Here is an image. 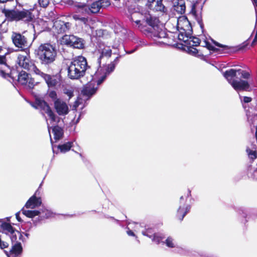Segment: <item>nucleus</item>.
I'll list each match as a JSON object with an SVG mask.
<instances>
[{"instance_id": "obj_1", "label": "nucleus", "mask_w": 257, "mask_h": 257, "mask_svg": "<svg viewBox=\"0 0 257 257\" xmlns=\"http://www.w3.org/2000/svg\"><path fill=\"white\" fill-rule=\"evenodd\" d=\"M250 74L241 69H230L225 71L223 73V76L227 79L229 84L236 91H249L250 85L248 82L245 80L237 81L234 79L236 78L248 79L250 77Z\"/></svg>"}, {"instance_id": "obj_2", "label": "nucleus", "mask_w": 257, "mask_h": 257, "mask_svg": "<svg viewBox=\"0 0 257 257\" xmlns=\"http://www.w3.org/2000/svg\"><path fill=\"white\" fill-rule=\"evenodd\" d=\"M35 53L40 63L44 66L53 64L57 56L55 47L49 43L40 44L35 50Z\"/></svg>"}, {"instance_id": "obj_3", "label": "nucleus", "mask_w": 257, "mask_h": 257, "mask_svg": "<svg viewBox=\"0 0 257 257\" xmlns=\"http://www.w3.org/2000/svg\"><path fill=\"white\" fill-rule=\"evenodd\" d=\"M89 67L86 58L81 55L76 56L72 61L67 68L68 77L72 80L78 79L85 75Z\"/></svg>"}, {"instance_id": "obj_4", "label": "nucleus", "mask_w": 257, "mask_h": 257, "mask_svg": "<svg viewBox=\"0 0 257 257\" xmlns=\"http://www.w3.org/2000/svg\"><path fill=\"white\" fill-rule=\"evenodd\" d=\"M32 10L23 9L20 11L18 9H8L4 8L2 13L5 17V20L9 22L24 21L29 23L33 21L34 16L32 13Z\"/></svg>"}, {"instance_id": "obj_5", "label": "nucleus", "mask_w": 257, "mask_h": 257, "mask_svg": "<svg viewBox=\"0 0 257 257\" xmlns=\"http://www.w3.org/2000/svg\"><path fill=\"white\" fill-rule=\"evenodd\" d=\"M150 33L151 37L155 41L168 45H173V42H175L174 40L176 39L175 36L172 34L169 36L167 32L160 27L155 30H152Z\"/></svg>"}, {"instance_id": "obj_6", "label": "nucleus", "mask_w": 257, "mask_h": 257, "mask_svg": "<svg viewBox=\"0 0 257 257\" xmlns=\"http://www.w3.org/2000/svg\"><path fill=\"white\" fill-rule=\"evenodd\" d=\"M34 72L36 74L43 78L48 87L54 88L57 85L60 84L61 81V76L60 74L50 75L41 71L37 67H34Z\"/></svg>"}, {"instance_id": "obj_7", "label": "nucleus", "mask_w": 257, "mask_h": 257, "mask_svg": "<svg viewBox=\"0 0 257 257\" xmlns=\"http://www.w3.org/2000/svg\"><path fill=\"white\" fill-rule=\"evenodd\" d=\"M62 42L65 45L73 48L83 49L85 48V41L73 35L63 36Z\"/></svg>"}, {"instance_id": "obj_8", "label": "nucleus", "mask_w": 257, "mask_h": 257, "mask_svg": "<svg viewBox=\"0 0 257 257\" xmlns=\"http://www.w3.org/2000/svg\"><path fill=\"white\" fill-rule=\"evenodd\" d=\"M11 39L14 46L21 50L24 51L29 47L27 38L20 33L13 32Z\"/></svg>"}, {"instance_id": "obj_9", "label": "nucleus", "mask_w": 257, "mask_h": 257, "mask_svg": "<svg viewBox=\"0 0 257 257\" xmlns=\"http://www.w3.org/2000/svg\"><path fill=\"white\" fill-rule=\"evenodd\" d=\"M35 107L39 108L47 114L52 121H56V115L53 112L49 104L44 100L40 98H36L35 101Z\"/></svg>"}, {"instance_id": "obj_10", "label": "nucleus", "mask_w": 257, "mask_h": 257, "mask_svg": "<svg viewBox=\"0 0 257 257\" xmlns=\"http://www.w3.org/2000/svg\"><path fill=\"white\" fill-rule=\"evenodd\" d=\"M70 26V23L57 19L54 22L53 29L54 32L58 34H63L69 30Z\"/></svg>"}, {"instance_id": "obj_11", "label": "nucleus", "mask_w": 257, "mask_h": 257, "mask_svg": "<svg viewBox=\"0 0 257 257\" xmlns=\"http://www.w3.org/2000/svg\"><path fill=\"white\" fill-rule=\"evenodd\" d=\"M163 0H147L146 6L153 11L166 13L167 9L163 4Z\"/></svg>"}, {"instance_id": "obj_12", "label": "nucleus", "mask_w": 257, "mask_h": 257, "mask_svg": "<svg viewBox=\"0 0 257 257\" xmlns=\"http://www.w3.org/2000/svg\"><path fill=\"white\" fill-rule=\"evenodd\" d=\"M79 4L78 7L84 9L85 12L88 15L98 13L100 9L102 8L101 3L98 2V1L93 2L90 6H87L85 4H81L80 3Z\"/></svg>"}, {"instance_id": "obj_13", "label": "nucleus", "mask_w": 257, "mask_h": 257, "mask_svg": "<svg viewBox=\"0 0 257 257\" xmlns=\"http://www.w3.org/2000/svg\"><path fill=\"white\" fill-rule=\"evenodd\" d=\"M17 61L20 67L28 70H30L32 68L34 71V67H36L31 60L25 55H19Z\"/></svg>"}, {"instance_id": "obj_14", "label": "nucleus", "mask_w": 257, "mask_h": 257, "mask_svg": "<svg viewBox=\"0 0 257 257\" xmlns=\"http://www.w3.org/2000/svg\"><path fill=\"white\" fill-rule=\"evenodd\" d=\"M0 72L4 77H9L11 78L13 81H17L20 72H19L16 69L13 68H11L9 65L6 67V68L1 70Z\"/></svg>"}, {"instance_id": "obj_15", "label": "nucleus", "mask_w": 257, "mask_h": 257, "mask_svg": "<svg viewBox=\"0 0 257 257\" xmlns=\"http://www.w3.org/2000/svg\"><path fill=\"white\" fill-rule=\"evenodd\" d=\"M98 51L100 53V55L98 57L96 61L97 68H98V69L99 68H101V59L104 57L110 58L112 54V50L109 48V47L103 46V47L102 48L101 46H99Z\"/></svg>"}, {"instance_id": "obj_16", "label": "nucleus", "mask_w": 257, "mask_h": 257, "mask_svg": "<svg viewBox=\"0 0 257 257\" xmlns=\"http://www.w3.org/2000/svg\"><path fill=\"white\" fill-rule=\"evenodd\" d=\"M54 104L55 109L59 115H66L69 112L68 107L64 101L56 99L54 101Z\"/></svg>"}, {"instance_id": "obj_17", "label": "nucleus", "mask_w": 257, "mask_h": 257, "mask_svg": "<svg viewBox=\"0 0 257 257\" xmlns=\"http://www.w3.org/2000/svg\"><path fill=\"white\" fill-rule=\"evenodd\" d=\"M119 57H117L113 61L111 62L110 64L107 65H105L103 67H101V68L97 69V72H96L95 76L97 77L100 71L104 72L107 75H109L112 72H113L115 69V65L118 61Z\"/></svg>"}, {"instance_id": "obj_18", "label": "nucleus", "mask_w": 257, "mask_h": 257, "mask_svg": "<svg viewBox=\"0 0 257 257\" xmlns=\"http://www.w3.org/2000/svg\"><path fill=\"white\" fill-rule=\"evenodd\" d=\"M37 191L27 201L25 207L27 208L34 209L37 207L40 206L42 204L41 197H36Z\"/></svg>"}, {"instance_id": "obj_19", "label": "nucleus", "mask_w": 257, "mask_h": 257, "mask_svg": "<svg viewBox=\"0 0 257 257\" xmlns=\"http://www.w3.org/2000/svg\"><path fill=\"white\" fill-rule=\"evenodd\" d=\"M173 9L178 14L183 15L186 12V3L185 0H174Z\"/></svg>"}, {"instance_id": "obj_20", "label": "nucleus", "mask_w": 257, "mask_h": 257, "mask_svg": "<svg viewBox=\"0 0 257 257\" xmlns=\"http://www.w3.org/2000/svg\"><path fill=\"white\" fill-rule=\"evenodd\" d=\"M213 43L215 46L219 47L218 48L219 51H214V52L218 54H228L235 51V48L233 47L222 45L214 40H213Z\"/></svg>"}, {"instance_id": "obj_21", "label": "nucleus", "mask_w": 257, "mask_h": 257, "mask_svg": "<svg viewBox=\"0 0 257 257\" xmlns=\"http://www.w3.org/2000/svg\"><path fill=\"white\" fill-rule=\"evenodd\" d=\"M213 43L215 46L219 47L218 48L219 51H214V52L218 54H228L235 51V48L233 47L222 45L214 40H213Z\"/></svg>"}, {"instance_id": "obj_22", "label": "nucleus", "mask_w": 257, "mask_h": 257, "mask_svg": "<svg viewBox=\"0 0 257 257\" xmlns=\"http://www.w3.org/2000/svg\"><path fill=\"white\" fill-rule=\"evenodd\" d=\"M97 91V88L92 86L91 84H87L81 90V94L83 96L87 97V99L90 98L94 95Z\"/></svg>"}, {"instance_id": "obj_23", "label": "nucleus", "mask_w": 257, "mask_h": 257, "mask_svg": "<svg viewBox=\"0 0 257 257\" xmlns=\"http://www.w3.org/2000/svg\"><path fill=\"white\" fill-rule=\"evenodd\" d=\"M23 252V247L21 242H17L12 247V248L9 251V254L7 252V255L8 256H12L13 257H16L22 254Z\"/></svg>"}, {"instance_id": "obj_24", "label": "nucleus", "mask_w": 257, "mask_h": 257, "mask_svg": "<svg viewBox=\"0 0 257 257\" xmlns=\"http://www.w3.org/2000/svg\"><path fill=\"white\" fill-rule=\"evenodd\" d=\"M146 22L149 26L151 27V31L152 30H155L160 27V21L157 17H153L149 15L148 16L146 17Z\"/></svg>"}, {"instance_id": "obj_25", "label": "nucleus", "mask_w": 257, "mask_h": 257, "mask_svg": "<svg viewBox=\"0 0 257 257\" xmlns=\"http://www.w3.org/2000/svg\"><path fill=\"white\" fill-rule=\"evenodd\" d=\"M191 206L189 205L185 207L180 206L176 215L177 218L180 221H182L185 215L189 212Z\"/></svg>"}, {"instance_id": "obj_26", "label": "nucleus", "mask_w": 257, "mask_h": 257, "mask_svg": "<svg viewBox=\"0 0 257 257\" xmlns=\"http://www.w3.org/2000/svg\"><path fill=\"white\" fill-rule=\"evenodd\" d=\"M52 132L54 134V138L56 141L59 140L62 138L64 132L62 127L59 125H55L52 128Z\"/></svg>"}, {"instance_id": "obj_27", "label": "nucleus", "mask_w": 257, "mask_h": 257, "mask_svg": "<svg viewBox=\"0 0 257 257\" xmlns=\"http://www.w3.org/2000/svg\"><path fill=\"white\" fill-rule=\"evenodd\" d=\"M29 74L24 71L20 72L17 81L22 85H26L29 80Z\"/></svg>"}, {"instance_id": "obj_28", "label": "nucleus", "mask_w": 257, "mask_h": 257, "mask_svg": "<svg viewBox=\"0 0 257 257\" xmlns=\"http://www.w3.org/2000/svg\"><path fill=\"white\" fill-rule=\"evenodd\" d=\"M187 45L190 46H198L201 43V40L196 37H190L189 39L184 40Z\"/></svg>"}, {"instance_id": "obj_29", "label": "nucleus", "mask_w": 257, "mask_h": 257, "mask_svg": "<svg viewBox=\"0 0 257 257\" xmlns=\"http://www.w3.org/2000/svg\"><path fill=\"white\" fill-rule=\"evenodd\" d=\"M21 211H22L24 215L29 218H33L36 216L39 215L41 213L38 210H25L24 208L21 209Z\"/></svg>"}, {"instance_id": "obj_30", "label": "nucleus", "mask_w": 257, "mask_h": 257, "mask_svg": "<svg viewBox=\"0 0 257 257\" xmlns=\"http://www.w3.org/2000/svg\"><path fill=\"white\" fill-rule=\"evenodd\" d=\"M73 146L72 142H68L64 144L59 145L58 148L62 153H66L69 151Z\"/></svg>"}, {"instance_id": "obj_31", "label": "nucleus", "mask_w": 257, "mask_h": 257, "mask_svg": "<svg viewBox=\"0 0 257 257\" xmlns=\"http://www.w3.org/2000/svg\"><path fill=\"white\" fill-rule=\"evenodd\" d=\"M1 227L3 230L7 231L11 234L14 233L16 232V229L10 223L3 222Z\"/></svg>"}, {"instance_id": "obj_32", "label": "nucleus", "mask_w": 257, "mask_h": 257, "mask_svg": "<svg viewBox=\"0 0 257 257\" xmlns=\"http://www.w3.org/2000/svg\"><path fill=\"white\" fill-rule=\"evenodd\" d=\"M12 236L11 237V240L13 242H18L17 241V234L19 235V239H21L23 237V235L21 234L20 232L16 230V232L14 233L11 234Z\"/></svg>"}, {"instance_id": "obj_33", "label": "nucleus", "mask_w": 257, "mask_h": 257, "mask_svg": "<svg viewBox=\"0 0 257 257\" xmlns=\"http://www.w3.org/2000/svg\"><path fill=\"white\" fill-rule=\"evenodd\" d=\"M204 43V45L202 46L207 48L209 50L212 51L213 52L219 51L217 48L213 46L208 41L205 40Z\"/></svg>"}, {"instance_id": "obj_34", "label": "nucleus", "mask_w": 257, "mask_h": 257, "mask_svg": "<svg viewBox=\"0 0 257 257\" xmlns=\"http://www.w3.org/2000/svg\"><path fill=\"white\" fill-rule=\"evenodd\" d=\"M199 4V3L198 2L195 1L193 2L191 5V9L190 12V13L195 17L197 16V12L196 9Z\"/></svg>"}, {"instance_id": "obj_35", "label": "nucleus", "mask_w": 257, "mask_h": 257, "mask_svg": "<svg viewBox=\"0 0 257 257\" xmlns=\"http://www.w3.org/2000/svg\"><path fill=\"white\" fill-rule=\"evenodd\" d=\"M194 46H188L187 49L189 54H192L193 56H197L199 53L200 50H198Z\"/></svg>"}, {"instance_id": "obj_36", "label": "nucleus", "mask_w": 257, "mask_h": 257, "mask_svg": "<svg viewBox=\"0 0 257 257\" xmlns=\"http://www.w3.org/2000/svg\"><path fill=\"white\" fill-rule=\"evenodd\" d=\"M153 236V241L155 242L157 244L160 243L162 240L164 238V236H162L158 233H154Z\"/></svg>"}, {"instance_id": "obj_37", "label": "nucleus", "mask_w": 257, "mask_h": 257, "mask_svg": "<svg viewBox=\"0 0 257 257\" xmlns=\"http://www.w3.org/2000/svg\"><path fill=\"white\" fill-rule=\"evenodd\" d=\"M246 152L250 159L254 160L257 158L256 151L251 150L248 148L246 149Z\"/></svg>"}, {"instance_id": "obj_38", "label": "nucleus", "mask_w": 257, "mask_h": 257, "mask_svg": "<svg viewBox=\"0 0 257 257\" xmlns=\"http://www.w3.org/2000/svg\"><path fill=\"white\" fill-rule=\"evenodd\" d=\"M0 65L4 66L3 69L6 68V67L9 66L7 63L6 55H0Z\"/></svg>"}, {"instance_id": "obj_39", "label": "nucleus", "mask_w": 257, "mask_h": 257, "mask_svg": "<svg viewBox=\"0 0 257 257\" xmlns=\"http://www.w3.org/2000/svg\"><path fill=\"white\" fill-rule=\"evenodd\" d=\"M103 73V74L98 78V79L96 81V83L97 85L101 84L106 79V77L108 75L106 74V73L104 72L101 71Z\"/></svg>"}, {"instance_id": "obj_40", "label": "nucleus", "mask_w": 257, "mask_h": 257, "mask_svg": "<svg viewBox=\"0 0 257 257\" xmlns=\"http://www.w3.org/2000/svg\"><path fill=\"white\" fill-rule=\"evenodd\" d=\"M36 84L37 82H35L34 78L29 77V80L26 85H27L30 89H33Z\"/></svg>"}, {"instance_id": "obj_41", "label": "nucleus", "mask_w": 257, "mask_h": 257, "mask_svg": "<svg viewBox=\"0 0 257 257\" xmlns=\"http://www.w3.org/2000/svg\"><path fill=\"white\" fill-rule=\"evenodd\" d=\"M249 39H250V38H249L247 40H246V41L243 42L242 44L239 45L238 46V49L236 50L239 51V50H242L245 49L248 46V45L249 44L248 40Z\"/></svg>"}, {"instance_id": "obj_42", "label": "nucleus", "mask_w": 257, "mask_h": 257, "mask_svg": "<svg viewBox=\"0 0 257 257\" xmlns=\"http://www.w3.org/2000/svg\"><path fill=\"white\" fill-rule=\"evenodd\" d=\"M165 243L166 244V245L169 247L173 248L175 247L173 241V239L171 237H168L166 239Z\"/></svg>"}, {"instance_id": "obj_43", "label": "nucleus", "mask_w": 257, "mask_h": 257, "mask_svg": "<svg viewBox=\"0 0 257 257\" xmlns=\"http://www.w3.org/2000/svg\"><path fill=\"white\" fill-rule=\"evenodd\" d=\"M49 96L52 98L54 101L56 99H59L57 98V94L55 91L54 90H51L48 93Z\"/></svg>"}, {"instance_id": "obj_44", "label": "nucleus", "mask_w": 257, "mask_h": 257, "mask_svg": "<svg viewBox=\"0 0 257 257\" xmlns=\"http://www.w3.org/2000/svg\"><path fill=\"white\" fill-rule=\"evenodd\" d=\"M39 3L41 7H47L49 4V0H39Z\"/></svg>"}, {"instance_id": "obj_45", "label": "nucleus", "mask_w": 257, "mask_h": 257, "mask_svg": "<svg viewBox=\"0 0 257 257\" xmlns=\"http://www.w3.org/2000/svg\"><path fill=\"white\" fill-rule=\"evenodd\" d=\"M98 2L101 3V5H102V7H106L110 5V3L109 0H99Z\"/></svg>"}, {"instance_id": "obj_46", "label": "nucleus", "mask_w": 257, "mask_h": 257, "mask_svg": "<svg viewBox=\"0 0 257 257\" xmlns=\"http://www.w3.org/2000/svg\"><path fill=\"white\" fill-rule=\"evenodd\" d=\"M65 93L69 97V99L72 97L74 95L73 91L71 90H67Z\"/></svg>"}, {"instance_id": "obj_47", "label": "nucleus", "mask_w": 257, "mask_h": 257, "mask_svg": "<svg viewBox=\"0 0 257 257\" xmlns=\"http://www.w3.org/2000/svg\"><path fill=\"white\" fill-rule=\"evenodd\" d=\"M197 22H198V23L201 29L203 31V29H204V24H203V20L202 19V18H198L197 19Z\"/></svg>"}, {"instance_id": "obj_48", "label": "nucleus", "mask_w": 257, "mask_h": 257, "mask_svg": "<svg viewBox=\"0 0 257 257\" xmlns=\"http://www.w3.org/2000/svg\"><path fill=\"white\" fill-rule=\"evenodd\" d=\"M252 100V98L248 96H244L243 97V101L244 103H248L251 102Z\"/></svg>"}, {"instance_id": "obj_49", "label": "nucleus", "mask_w": 257, "mask_h": 257, "mask_svg": "<svg viewBox=\"0 0 257 257\" xmlns=\"http://www.w3.org/2000/svg\"><path fill=\"white\" fill-rule=\"evenodd\" d=\"M80 21L82 22L84 24L87 25L88 22V20L87 18L81 17V19H80Z\"/></svg>"}, {"instance_id": "obj_50", "label": "nucleus", "mask_w": 257, "mask_h": 257, "mask_svg": "<svg viewBox=\"0 0 257 257\" xmlns=\"http://www.w3.org/2000/svg\"><path fill=\"white\" fill-rule=\"evenodd\" d=\"M20 211H19L16 213V217L17 220L19 222H22L23 220L21 219V217L20 216Z\"/></svg>"}, {"instance_id": "obj_51", "label": "nucleus", "mask_w": 257, "mask_h": 257, "mask_svg": "<svg viewBox=\"0 0 257 257\" xmlns=\"http://www.w3.org/2000/svg\"><path fill=\"white\" fill-rule=\"evenodd\" d=\"M79 104H80V102H79V100H76L74 103L73 107L74 108V109H76L78 107Z\"/></svg>"}, {"instance_id": "obj_52", "label": "nucleus", "mask_w": 257, "mask_h": 257, "mask_svg": "<svg viewBox=\"0 0 257 257\" xmlns=\"http://www.w3.org/2000/svg\"><path fill=\"white\" fill-rule=\"evenodd\" d=\"M190 196H191V190L190 189H187L186 193L184 195V197L187 198Z\"/></svg>"}, {"instance_id": "obj_53", "label": "nucleus", "mask_w": 257, "mask_h": 257, "mask_svg": "<svg viewBox=\"0 0 257 257\" xmlns=\"http://www.w3.org/2000/svg\"><path fill=\"white\" fill-rule=\"evenodd\" d=\"M187 23H188V29H184V31L185 32V33H186V31L187 30H188V31H190V32H192V27H191V24L189 22V21H187Z\"/></svg>"}, {"instance_id": "obj_54", "label": "nucleus", "mask_w": 257, "mask_h": 257, "mask_svg": "<svg viewBox=\"0 0 257 257\" xmlns=\"http://www.w3.org/2000/svg\"><path fill=\"white\" fill-rule=\"evenodd\" d=\"M177 37L179 40H182L184 42V40H184V37L183 34L182 33L179 34L178 35Z\"/></svg>"}, {"instance_id": "obj_55", "label": "nucleus", "mask_w": 257, "mask_h": 257, "mask_svg": "<svg viewBox=\"0 0 257 257\" xmlns=\"http://www.w3.org/2000/svg\"><path fill=\"white\" fill-rule=\"evenodd\" d=\"M81 17H80L78 15H74L73 16V18L76 21H80V19H81Z\"/></svg>"}, {"instance_id": "obj_56", "label": "nucleus", "mask_w": 257, "mask_h": 257, "mask_svg": "<svg viewBox=\"0 0 257 257\" xmlns=\"http://www.w3.org/2000/svg\"><path fill=\"white\" fill-rule=\"evenodd\" d=\"M127 233L128 235L134 236H135V233L132 230H128L127 231Z\"/></svg>"}, {"instance_id": "obj_57", "label": "nucleus", "mask_w": 257, "mask_h": 257, "mask_svg": "<svg viewBox=\"0 0 257 257\" xmlns=\"http://www.w3.org/2000/svg\"><path fill=\"white\" fill-rule=\"evenodd\" d=\"M14 0H0V3L1 4H4V3H6L8 2H12V1H13Z\"/></svg>"}, {"instance_id": "obj_58", "label": "nucleus", "mask_w": 257, "mask_h": 257, "mask_svg": "<svg viewBox=\"0 0 257 257\" xmlns=\"http://www.w3.org/2000/svg\"><path fill=\"white\" fill-rule=\"evenodd\" d=\"M254 7H257V0H251Z\"/></svg>"}, {"instance_id": "obj_59", "label": "nucleus", "mask_w": 257, "mask_h": 257, "mask_svg": "<svg viewBox=\"0 0 257 257\" xmlns=\"http://www.w3.org/2000/svg\"><path fill=\"white\" fill-rule=\"evenodd\" d=\"M182 200H184V196H181L180 198V203H181V201Z\"/></svg>"}, {"instance_id": "obj_60", "label": "nucleus", "mask_w": 257, "mask_h": 257, "mask_svg": "<svg viewBox=\"0 0 257 257\" xmlns=\"http://www.w3.org/2000/svg\"><path fill=\"white\" fill-rule=\"evenodd\" d=\"M135 22L136 24H140V20H137V21H135Z\"/></svg>"}, {"instance_id": "obj_61", "label": "nucleus", "mask_w": 257, "mask_h": 257, "mask_svg": "<svg viewBox=\"0 0 257 257\" xmlns=\"http://www.w3.org/2000/svg\"><path fill=\"white\" fill-rule=\"evenodd\" d=\"M10 218H11V217H7V221H10Z\"/></svg>"}, {"instance_id": "obj_62", "label": "nucleus", "mask_w": 257, "mask_h": 257, "mask_svg": "<svg viewBox=\"0 0 257 257\" xmlns=\"http://www.w3.org/2000/svg\"><path fill=\"white\" fill-rule=\"evenodd\" d=\"M2 50H3L2 47L1 46H0V53L1 52V51Z\"/></svg>"}, {"instance_id": "obj_63", "label": "nucleus", "mask_w": 257, "mask_h": 257, "mask_svg": "<svg viewBox=\"0 0 257 257\" xmlns=\"http://www.w3.org/2000/svg\"><path fill=\"white\" fill-rule=\"evenodd\" d=\"M147 236H149L150 238H151L152 237V236L151 235H149L148 234H146Z\"/></svg>"}, {"instance_id": "obj_64", "label": "nucleus", "mask_w": 257, "mask_h": 257, "mask_svg": "<svg viewBox=\"0 0 257 257\" xmlns=\"http://www.w3.org/2000/svg\"><path fill=\"white\" fill-rule=\"evenodd\" d=\"M198 55H203V54H198Z\"/></svg>"}]
</instances>
